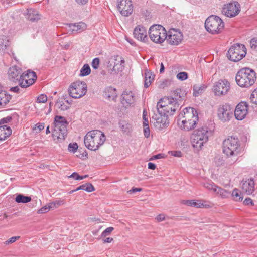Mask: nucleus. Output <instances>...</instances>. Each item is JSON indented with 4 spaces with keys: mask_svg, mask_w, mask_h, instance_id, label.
<instances>
[{
    "mask_svg": "<svg viewBox=\"0 0 257 257\" xmlns=\"http://www.w3.org/2000/svg\"><path fill=\"white\" fill-rule=\"evenodd\" d=\"M198 121L197 111L193 108H185L178 115L177 123L184 131H189L195 128Z\"/></svg>",
    "mask_w": 257,
    "mask_h": 257,
    "instance_id": "1",
    "label": "nucleus"
},
{
    "mask_svg": "<svg viewBox=\"0 0 257 257\" xmlns=\"http://www.w3.org/2000/svg\"><path fill=\"white\" fill-rule=\"evenodd\" d=\"M240 142L235 137H229L223 142V152L228 157L233 158L232 160L235 162L237 156L241 152Z\"/></svg>",
    "mask_w": 257,
    "mask_h": 257,
    "instance_id": "2",
    "label": "nucleus"
},
{
    "mask_svg": "<svg viewBox=\"0 0 257 257\" xmlns=\"http://www.w3.org/2000/svg\"><path fill=\"white\" fill-rule=\"evenodd\" d=\"M106 138L103 132L99 130H93L86 135L84 142L88 149L95 151L103 144Z\"/></svg>",
    "mask_w": 257,
    "mask_h": 257,
    "instance_id": "3",
    "label": "nucleus"
},
{
    "mask_svg": "<svg viewBox=\"0 0 257 257\" xmlns=\"http://www.w3.org/2000/svg\"><path fill=\"white\" fill-rule=\"evenodd\" d=\"M256 78L255 72L253 70L244 68L237 73L235 80L239 86L248 87L254 83Z\"/></svg>",
    "mask_w": 257,
    "mask_h": 257,
    "instance_id": "4",
    "label": "nucleus"
},
{
    "mask_svg": "<svg viewBox=\"0 0 257 257\" xmlns=\"http://www.w3.org/2000/svg\"><path fill=\"white\" fill-rule=\"evenodd\" d=\"M209 133L207 127H201L194 131L191 139L192 145L197 150L201 149L204 144L208 141Z\"/></svg>",
    "mask_w": 257,
    "mask_h": 257,
    "instance_id": "5",
    "label": "nucleus"
},
{
    "mask_svg": "<svg viewBox=\"0 0 257 257\" xmlns=\"http://www.w3.org/2000/svg\"><path fill=\"white\" fill-rule=\"evenodd\" d=\"M179 105L178 102H174L173 99L164 98L158 102L157 109L158 112L169 116L174 115Z\"/></svg>",
    "mask_w": 257,
    "mask_h": 257,
    "instance_id": "6",
    "label": "nucleus"
},
{
    "mask_svg": "<svg viewBox=\"0 0 257 257\" xmlns=\"http://www.w3.org/2000/svg\"><path fill=\"white\" fill-rule=\"evenodd\" d=\"M54 129L53 136L58 139L65 140L67 135V126L68 122L64 117L57 115L54 118Z\"/></svg>",
    "mask_w": 257,
    "mask_h": 257,
    "instance_id": "7",
    "label": "nucleus"
},
{
    "mask_svg": "<svg viewBox=\"0 0 257 257\" xmlns=\"http://www.w3.org/2000/svg\"><path fill=\"white\" fill-rule=\"evenodd\" d=\"M246 54V49L243 44H236L232 45L228 50L227 56L234 62H237L244 58Z\"/></svg>",
    "mask_w": 257,
    "mask_h": 257,
    "instance_id": "8",
    "label": "nucleus"
},
{
    "mask_svg": "<svg viewBox=\"0 0 257 257\" xmlns=\"http://www.w3.org/2000/svg\"><path fill=\"white\" fill-rule=\"evenodd\" d=\"M87 91V86L83 81L73 82L70 86L68 92L69 95L74 98H80L84 96Z\"/></svg>",
    "mask_w": 257,
    "mask_h": 257,
    "instance_id": "9",
    "label": "nucleus"
},
{
    "mask_svg": "<svg viewBox=\"0 0 257 257\" xmlns=\"http://www.w3.org/2000/svg\"><path fill=\"white\" fill-rule=\"evenodd\" d=\"M224 23L220 18L212 15L206 20L205 27L208 32H219L224 28Z\"/></svg>",
    "mask_w": 257,
    "mask_h": 257,
    "instance_id": "10",
    "label": "nucleus"
},
{
    "mask_svg": "<svg viewBox=\"0 0 257 257\" xmlns=\"http://www.w3.org/2000/svg\"><path fill=\"white\" fill-rule=\"evenodd\" d=\"M234 108L228 104L220 105L217 110V115L219 119L223 122L230 120L232 118Z\"/></svg>",
    "mask_w": 257,
    "mask_h": 257,
    "instance_id": "11",
    "label": "nucleus"
},
{
    "mask_svg": "<svg viewBox=\"0 0 257 257\" xmlns=\"http://www.w3.org/2000/svg\"><path fill=\"white\" fill-rule=\"evenodd\" d=\"M151 121L154 124L155 128L160 131L168 127L169 124L168 116L163 113L158 112V110L157 113L152 116Z\"/></svg>",
    "mask_w": 257,
    "mask_h": 257,
    "instance_id": "12",
    "label": "nucleus"
},
{
    "mask_svg": "<svg viewBox=\"0 0 257 257\" xmlns=\"http://www.w3.org/2000/svg\"><path fill=\"white\" fill-rule=\"evenodd\" d=\"M230 89L229 82L226 79H220L213 85V91L216 96H223L226 94Z\"/></svg>",
    "mask_w": 257,
    "mask_h": 257,
    "instance_id": "13",
    "label": "nucleus"
},
{
    "mask_svg": "<svg viewBox=\"0 0 257 257\" xmlns=\"http://www.w3.org/2000/svg\"><path fill=\"white\" fill-rule=\"evenodd\" d=\"M239 4L233 1L224 5L222 13L228 17H233L237 15L240 11Z\"/></svg>",
    "mask_w": 257,
    "mask_h": 257,
    "instance_id": "14",
    "label": "nucleus"
},
{
    "mask_svg": "<svg viewBox=\"0 0 257 257\" xmlns=\"http://www.w3.org/2000/svg\"><path fill=\"white\" fill-rule=\"evenodd\" d=\"M117 8L121 14L125 17L131 15L133 11L131 0H117Z\"/></svg>",
    "mask_w": 257,
    "mask_h": 257,
    "instance_id": "15",
    "label": "nucleus"
},
{
    "mask_svg": "<svg viewBox=\"0 0 257 257\" xmlns=\"http://www.w3.org/2000/svg\"><path fill=\"white\" fill-rule=\"evenodd\" d=\"M122 103L125 107H128L135 104L137 95V94L131 90H125L122 95Z\"/></svg>",
    "mask_w": 257,
    "mask_h": 257,
    "instance_id": "16",
    "label": "nucleus"
},
{
    "mask_svg": "<svg viewBox=\"0 0 257 257\" xmlns=\"http://www.w3.org/2000/svg\"><path fill=\"white\" fill-rule=\"evenodd\" d=\"M247 106L245 102H241L236 106L233 113L237 120H241L245 118L248 112Z\"/></svg>",
    "mask_w": 257,
    "mask_h": 257,
    "instance_id": "17",
    "label": "nucleus"
},
{
    "mask_svg": "<svg viewBox=\"0 0 257 257\" xmlns=\"http://www.w3.org/2000/svg\"><path fill=\"white\" fill-rule=\"evenodd\" d=\"M187 93L185 91L181 89H176L172 93V96L167 98L173 99L174 102H178L180 104L181 102L185 98Z\"/></svg>",
    "mask_w": 257,
    "mask_h": 257,
    "instance_id": "18",
    "label": "nucleus"
},
{
    "mask_svg": "<svg viewBox=\"0 0 257 257\" xmlns=\"http://www.w3.org/2000/svg\"><path fill=\"white\" fill-rule=\"evenodd\" d=\"M22 69L18 66H14L10 67L8 71L9 79L13 82L19 81Z\"/></svg>",
    "mask_w": 257,
    "mask_h": 257,
    "instance_id": "19",
    "label": "nucleus"
},
{
    "mask_svg": "<svg viewBox=\"0 0 257 257\" xmlns=\"http://www.w3.org/2000/svg\"><path fill=\"white\" fill-rule=\"evenodd\" d=\"M243 191L248 195L251 194L254 191V182L253 179H248L241 183Z\"/></svg>",
    "mask_w": 257,
    "mask_h": 257,
    "instance_id": "20",
    "label": "nucleus"
},
{
    "mask_svg": "<svg viewBox=\"0 0 257 257\" xmlns=\"http://www.w3.org/2000/svg\"><path fill=\"white\" fill-rule=\"evenodd\" d=\"M168 43L171 45H178L183 39L182 33H168L166 39Z\"/></svg>",
    "mask_w": 257,
    "mask_h": 257,
    "instance_id": "21",
    "label": "nucleus"
},
{
    "mask_svg": "<svg viewBox=\"0 0 257 257\" xmlns=\"http://www.w3.org/2000/svg\"><path fill=\"white\" fill-rule=\"evenodd\" d=\"M26 16L27 19L32 22L38 21L41 19V15L38 11L32 8L27 10Z\"/></svg>",
    "mask_w": 257,
    "mask_h": 257,
    "instance_id": "22",
    "label": "nucleus"
},
{
    "mask_svg": "<svg viewBox=\"0 0 257 257\" xmlns=\"http://www.w3.org/2000/svg\"><path fill=\"white\" fill-rule=\"evenodd\" d=\"M114 60L115 61L114 66L111 70V73L112 71H114L115 73H117L119 71H121L123 67H124V63L125 62L123 58L119 56H116L114 57Z\"/></svg>",
    "mask_w": 257,
    "mask_h": 257,
    "instance_id": "23",
    "label": "nucleus"
},
{
    "mask_svg": "<svg viewBox=\"0 0 257 257\" xmlns=\"http://www.w3.org/2000/svg\"><path fill=\"white\" fill-rule=\"evenodd\" d=\"M151 40L155 43H161L167 38L168 33H149Z\"/></svg>",
    "mask_w": 257,
    "mask_h": 257,
    "instance_id": "24",
    "label": "nucleus"
},
{
    "mask_svg": "<svg viewBox=\"0 0 257 257\" xmlns=\"http://www.w3.org/2000/svg\"><path fill=\"white\" fill-rule=\"evenodd\" d=\"M12 134V130L10 127L3 125L0 126V141L5 140Z\"/></svg>",
    "mask_w": 257,
    "mask_h": 257,
    "instance_id": "25",
    "label": "nucleus"
},
{
    "mask_svg": "<svg viewBox=\"0 0 257 257\" xmlns=\"http://www.w3.org/2000/svg\"><path fill=\"white\" fill-rule=\"evenodd\" d=\"M104 96L109 100H114L117 96L116 89L111 86L106 87L104 91Z\"/></svg>",
    "mask_w": 257,
    "mask_h": 257,
    "instance_id": "26",
    "label": "nucleus"
},
{
    "mask_svg": "<svg viewBox=\"0 0 257 257\" xmlns=\"http://www.w3.org/2000/svg\"><path fill=\"white\" fill-rule=\"evenodd\" d=\"M11 96L6 91L0 90V106L4 107L9 103Z\"/></svg>",
    "mask_w": 257,
    "mask_h": 257,
    "instance_id": "27",
    "label": "nucleus"
},
{
    "mask_svg": "<svg viewBox=\"0 0 257 257\" xmlns=\"http://www.w3.org/2000/svg\"><path fill=\"white\" fill-rule=\"evenodd\" d=\"M145 81H144V87L148 88L151 84L152 81L154 80V75L152 74V72L146 69L144 73Z\"/></svg>",
    "mask_w": 257,
    "mask_h": 257,
    "instance_id": "28",
    "label": "nucleus"
},
{
    "mask_svg": "<svg viewBox=\"0 0 257 257\" xmlns=\"http://www.w3.org/2000/svg\"><path fill=\"white\" fill-rule=\"evenodd\" d=\"M21 79H33L34 82L36 81L37 79V75L35 72L34 71H32L30 70H28L27 71L26 73H23L20 76Z\"/></svg>",
    "mask_w": 257,
    "mask_h": 257,
    "instance_id": "29",
    "label": "nucleus"
},
{
    "mask_svg": "<svg viewBox=\"0 0 257 257\" xmlns=\"http://www.w3.org/2000/svg\"><path fill=\"white\" fill-rule=\"evenodd\" d=\"M214 192L222 198H227L230 195V193L227 190L217 186L216 188H214Z\"/></svg>",
    "mask_w": 257,
    "mask_h": 257,
    "instance_id": "30",
    "label": "nucleus"
},
{
    "mask_svg": "<svg viewBox=\"0 0 257 257\" xmlns=\"http://www.w3.org/2000/svg\"><path fill=\"white\" fill-rule=\"evenodd\" d=\"M31 198L30 196H26L23 194H19L17 195L15 198V201L17 203H26L31 201Z\"/></svg>",
    "mask_w": 257,
    "mask_h": 257,
    "instance_id": "31",
    "label": "nucleus"
},
{
    "mask_svg": "<svg viewBox=\"0 0 257 257\" xmlns=\"http://www.w3.org/2000/svg\"><path fill=\"white\" fill-rule=\"evenodd\" d=\"M19 85L22 87V88H26L29 87V86L32 85L33 83H34V80L33 79H21V78L20 77L19 79Z\"/></svg>",
    "mask_w": 257,
    "mask_h": 257,
    "instance_id": "32",
    "label": "nucleus"
},
{
    "mask_svg": "<svg viewBox=\"0 0 257 257\" xmlns=\"http://www.w3.org/2000/svg\"><path fill=\"white\" fill-rule=\"evenodd\" d=\"M77 190H83L88 192H91L95 190L94 186L91 183L83 184L76 188Z\"/></svg>",
    "mask_w": 257,
    "mask_h": 257,
    "instance_id": "33",
    "label": "nucleus"
},
{
    "mask_svg": "<svg viewBox=\"0 0 257 257\" xmlns=\"http://www.w3.org/2000/svg\"><path fill=\"white\" fill-rule=\"evenodd\" d=\"M232 196L233 199L236 201H241L243 199V196L240 191L237 189L233 190L232 193Z\"/></svg>",
    "mask_w": 257,
    "mask_h": 257,
    "instance_id": "34",
    "label": "nucleus"
},
{
    "mask_svg": "<svg viewBox=\"0 0 257 257\" xmlns=\"http://www.w3.org/2000/svg\"><path fill=\"white\" fill-rule=\"evenodd\" d=\"M157 31H161L163 32H167L165 28L161 25L154 24L151 26L148 32H153Z\"/></svg>",
    "mask_w": 257,
    "mask_h": 257,
    "instance_id": "35",
    "label": "nucleus"
},
{
    "mask_svg": "<svg viewBox=\"0 0 257 257\" xmlns=\"http://www.w3.org/2000/svg\"><path fill=\"white\" fill-rule=\"evenodd\" d=\"M147 33H133L134 37L138 40L146 42L148 39Z\"/></svg>",
    "mask_w": 257,
    "mask_h": 257,
    "instance_id": "36",
    "label": "nucleus"
},
{
    "mask_svg": "<svg viewBox=\"0 0 257 257\" xmlns=\"http://www.w3.org/2000/svg\"><path fill=\"white\" fill-rule=\"evenodd\" d=\"M206 87L204 85L198 86L195 85L193 87V95L195 97L198 96L199 94L202 93Z\"/></svg>",
    "mask_w": 257,
    "mask_h": 257,
    "instance_id": "37",
    "label": "nucleus"
},
{
    "mask_svg": "<svg viewBox=\"0 0 257 257\" xmlns=\"http://www.w3.org/2000/svg\"><path fill=\"white\" fill-rule=\"evenodd\" d=\"M91 72V69L88 64L83 65L80 70V75L82 76L88 75Z\"/></svg>",
    "mask_w": 257,
    "mask_h": 257,
    "instance_id": "38",
    "label": "nucleus"
},
{
    "mask_svg": "<svg viewBox=\"0 0 257 257\" xmlns=\"http://www.w3.org/2000/svg\"><path fill=\"white\" fill-rule=\"evenodd\" d=\"M119 126L124 132H128L131 128V124L122 121L119 123Z\"/></svg>",
    "mask_w": 257,
    "mask_h": 257,
    "instance_id": "39",
    "label": "nucleus"
},
{
    "mask_svg": "<svg viewBox=\"0 0 257 257\" xmlns=\"http://www.w3.org/2000/svg\"><path fill=\"white\" fill-rule=\"evenodd\" d=\"M64 204V202L62 200H57L49 203V207L51 209H54Z\"/></svg>",
    "mask_w": 257,
    "mask_h": 257,
    "instance_id": "40",
    "label": "nucleus"
},
{
    "mask_svg": "<svg viewBox=\"0 0 257 257\" xmlns=\"http://www.w3.org/2000/svg\"><path fill=\"white\" fill-rule=\"evenodd\" d=\"M57 105L61 110H66L69 108V106L65 104L63 101L59 100L57 101Z\"/></svg>",
    "mask_w": 257,
    "mask_h": 257,
    "instance_id": "41",
    "label": "nucleus"
},
{
    "mask_svg": "<svg viewBox=\"0 0 257 257\" xmlns=\"http://www.w3.org/2000/svg\"><path fill=\"white\" fill-rule=\"evenodd\" d=\"M250 99L252 103L257 104V88L255 89L251 93Z\"/></svg>",
    "mask_w": 257,
    "mask_h": 257,
    "instance_id": "42",
    "label": "nucleus"
},
{
    "mask_svg": "<svg viewBox=\"0 0 257 257\" xmlns=\"http://www.w3.org/2000/svg\"><path fill=\"white\" fill-rule=\"evenodd\" d=\"M177 78L180 80L183 81L187 79L188 74L186 72H179L177 75Z\"/></svg>",
    "mask_w": 257,
    "mask_h": 257,
    "instance_id": "43",
    "label": "nucleus"
},
{
    "mask_svg": "<svg viewBox=\"0 0 257 257\" xmlns=\"http://www.w3.org/2000/svg\"><path fill=\"white\" fill-rule=\"evenodd\" d=\"M114 228L112 227H109L104 230L101 233V237H104L109 235L113 231Z\"/></svg>",
    "mask_w": 257,
    "mask_h": 257,
    "instance_id": "44",
    "label": "nucleus"
},
{
    "mask_svg": "<svg viewBox=\"0 0 257 257\" xmlns=\"http://www.w3.org/2000/svg\"><path fill=\"white\" fill-rule=\"evenodd\" d=\"M203 186L208 190H212L214 191V188H216V185L212 182H206L203 184Z\"/></svg>",
    "mask_w": 257,
    "mask_h": 257,
    "instance_id": "45",
    "label": "nucleus"
},
{
    "mask_svg": "<svg viewBox=\"0 0 257 257\" xmlns=\"http://www.w3.org/2000/svg\"><path fill=\"white\" fill-rule=\"evenodd\" d=\"M76 24V27L78 28V31L82 32L86 30L87 26L85 23L83 22H79Z\"/></svg>",
    "mask_w": 257,
    "mask_h": 257,
    "instance_id": "46",
    "label": "nucleus"
},
{
    "mask_svg": "<svg viewBox=\"0 0 257 257\" xmlns=\"http://www.w3.org/2000/svg\"><path fill=\"white\" fill-rule=\"evenodd\" d=\"M100 64V59L99 58H95L93 59L92 62V67L95 69H97L98 68Z\"/></svg>",
    "mask_w": 257,
    "mask_h": 257,
    "instance_id": "47",
    "label": "nucleus"
},
{
    "mask_svg": "<svg viewBox=\"0 0 257 257\" xmlns=\"http://www.w3.org/2000/svg\"><path fill=\"white\" fill-rule=\"evenodd\" d=\"M78 148V146L77 143H70L68 145V150H69V151L72 152L73 153L76 152Z\"/></svg>",
    "mask_w": 257,
    "mask_h": 257,
    "instance_id": "48",
    "label": "nucleus"
},
{
    "mask_svg": "<svg viewBox=\"0 0 257 257\" xmlns=\"http://www.w3.org/2000/svg\"><path fill=\"white\" fill-rule=\"evenodd\" d=\"M250 44L252 49L257 50V38H253L251 39Z\"/></svg>",
    "mask_w": 257,
    "mask_h": 257,
    "instance_id": "49",
    "label": "nucleus"
},
{
    "mask_svg": "<svg viewBox=\"0 0 257 257\" xmlns=\"http://www.w3.org/2000/svg\"><path fill=\"white\" fill-rule=\"evenodd\" d=\"M47 101V96L45 94H41L37 98V102L38 103H45Z\"/></svg>",
    "mask_w": 257,
    "mask_h": 257,
    "instance_id": "50",
    "label": "nucleus"
},
{
    "mask_svg": "<svg viewBox=\"0 0 257 257\" xmlns=\"http://www.w3.org/2000/svg\"><path fill=\"white\" fill-rule=\"evenodd\" d=\"M51 209V207H49V204L47 205H46L43 207H42L41 209H40L38 211V213L39 214H43L46 213L49 211V210Z\"/></svg>",
    "mask_w": 257,
    "mask_h": 257,
    "instance_id": "51",
    "label": "nucleus"
},
{
    "mask_svg": "<svg viewBox=\"0 0 257 257\" xmlns=\"http://www.w3.org/2000/svg\"><path fill=\"white\" fill-rule=\"evenodd\" d=\"M145 126H144V135L145 137L147 138H148L150 136V129L149 127V124H147V123H145Z\"/></svg>",
    "mask_w": 257,
    "mask_h": 257,
    "instance_id": "52",
    "label": "nucleus"
},
{
    "mask_svg": "<svg viewBox=\"0 0 257 257\" xmlns=\"http://www.w3.org/2000/svg\"><path fill=\"white\" fill-rule=\"evenodd\" d=\"M138 31L142 32H146L147 28L142 25H138L135 28L134 32H136Z\"/></svg>",
    "mask_w": 257,
    "mask_h": 257,
    "instance_id": "53",
    "label": "nucleus"
},
{
    "mask_svg": "<svg viewBox=\"0 0 257 257\" xmlns=\"http://www.w3.org/2000/svg\"><path fill=\"white\" fill-rule=\"evenodd\" d=\"M67 25L68 26L69 29L68 31H70L72 32H74V31H78V28L76 27V24H68Z\"/></svg>",
    "mask_w": 257,
    "mask_h": 257,
    "instance_id": "54",
    "label": "nucleus"
},
{
    "mask_svg": "<svg viewBox=\"0 0 257 257\" xmlns=\"http://www.w3.org/2000/svg\"><path fill=\"white\" fill-rule=\"evenodd\" d=\"M183 202L185 204L192 207H196V202L193 200H184Z\"/></svg>",
    "mask_w": 257,
    "mask_h": 257,
    "instance_id": "55",
    "label": "nucleus"
},
{
    "mask_svg": "<svg viewBox=\"0 0 257 257\" xmlns=\"http://www.w3.org/2000/svg\"><path fill=\"white\" fill-rule=\"evenodd\" d=\"M20 238V236H14L10 238L9 239L5 241V244H9L15 242L17 239Z\"/></svg>",
    "mask_w": 257,
    "mask_h": 257,
    "instance_id": "56",
    "label": "nucleus"
},
{
    "mask_svg": "<svg viewBox=\"0 0 257 257\" xmlns=\"http://www.w3.org/2000/svg\"><path fill=\"white\" fill-rule=\"evenodd\" d=\"M12 120L11 116H7L6 117L3 118L0 120V124H4L5 123H7L10 122Z\"/></svg>",
    "mask_w": 257,
    "mask_h": 257,
    "instance_id": "57",
    "label": "nucleus"
},
{
    "mask_svg": "<svg viewBox=\"0 0 257 257\" xmlns=\"http://www.w3.org/2000/svg\"><path fill=\"white\" fill-rule=\"evenodd\" d=\"M37 128L39 131L42 130L44 128V123H38L36 124L34 130H36Z\"/></svg>",
    "mask_w": 257,
    "mask_h": 257,
    "instance_id": "58",
    "label": "nucleus"
},
{
    "mask_svg": "<svg viewBox=\"0 0 257 257\" xmlns=\"http://www.w3.org/2000/svg\"><path fill=\"white\" fill-rule=\"evenodd\" d=\"M243 204L246 205H253L252 200L250 198H246L243 202Z\"/></svg>",
    "mask_w": 257,
    "mask_h": 257,
    "instance_id": "59",
    "label": "nucleus"
},
{
    "mask_svg": "<svg viewBox=\"0 0 257 257\" xmlns=\"http://www.w3.org/2000/svg\"><path fill=\"white\" fill-rule=\"evenodd\" d=\"M171 155L177 157H180L182 156V153L181 151H172L171 152Z\"/></svg>",
    "mask_w": 257,
    "mask_h": 257,
    "instance_id": "60",
    "label": "nucleus"
},
{
    "mask_svg": "<svg viewBox=\"0 0 257 257\" xmlns=\"http://www.w3.org/2000/svg\"><path fill=\"white\" fill-rule=\"evenodd\" d=\"M165 219V216L164 214H159L156 217V219L158 221H162L164 220Z\"/></svg>",
    "mask_w": 257,
    "mask_h": 257,
    "instance_id": "61",
    "label": "nucleus"
},
{
    "mask_svg": "<svg viewBox=\"0 0 257 257\" xmlns=\"http://www.w3.org/2000/svg\"><path fill=\"white\" fill-rule=\"evenodd\" d=\"M76 2L80 5H84L87 3L88 0H75Z\"/></svg>",
    "mask_w": 257,
    "mask_h": 257,
    "instance_id": "62",
    "label": "nucleus"
},
{
    "mask_svg": "<svg viewBox=\"0 0 257 257\" xmlns=\"http://www.w3.org/2000/svg\"><path fill=\"white\" fill-rule=\"evenodd\" d=\"M10 90L16 93L20 92V88L18 86L11 88Z\"/></svg>",
    "mask_w": 257,
    "mask_h": 257,
    "instance_id": "63",
    "label": "nucleus"
},
{
    "mask_svg": "<svg viewBox=\"0 0 257 257\" xmlns=\"http://www.w3.org/2000/svg\"><path fill=\"white\" fill-rule=\"evenodd\" d=\"M142 190V189L140 188H133L128 192H129L130 193H135L136 192L141 191Z\"/></svg>",
    "mask_w": 257,
    "mask_h": 257,
    "instance_id": "64",
    "label": "nucleus"
}]
</instances>
